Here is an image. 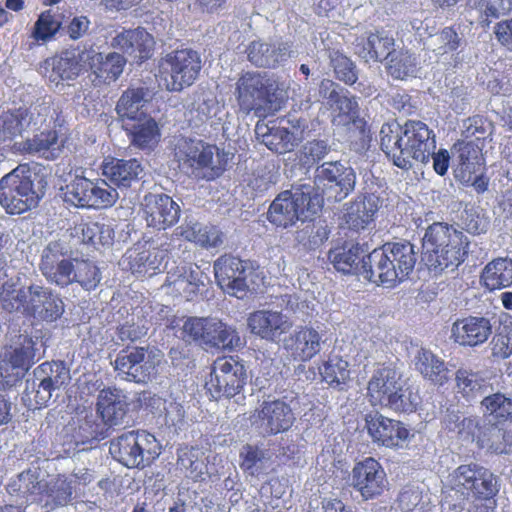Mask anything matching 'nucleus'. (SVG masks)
<instances>
[{
    "label": "nucleus",
    "mask_w": 512,
    "mask_h": 512,
    "mask_svg": "<svg viewBox=\"0 0 512 512\" xmlns=\"http://www.w3.org/2000/svg\"><path fill=\"white\" fill-rule=\"evenodd\" d=\"M380 148L395 166L408 170L412 160L429 162L436 149V137L420 120H407L403 125L384 123L380 130Z\"/></svg>",
    "instance_id": "1"
},
{
    "label": "nucleus",
    "mask_w": 512,
    "mask_h": 512,
    "mask_svg": "<svg viewBox=\"0 0 512 512\" xmlns=\"http://www.w3.org/2000/svg\"><path fill=\"white\" fill-rule=\"evenodd\" d=\"M0 303L8 312H20L43 322H55L65 311L60 295L38 284L17 288L13 282H4L0 290Z\"/></svg>",
    "instance_id": "2"
},
{
    "label": "nucleus",
    "mask_w": 512,
    "mask_h": 512,
    "mask_svg": "<svg viewBox=\"0 0 512 512\" xmlns=\"http://www.w3.org/2000/svg\"><path fill=\"white\" fill-rule=\"evenodd\" d=\"M424 261L429 270L454 271L469 255L470 241L463 231L446 222L429 225L423 237Z\"/></svg>",
    "instance_id": "3"
},
{
    "label": "nucleus",
    "mask_w": 512,
    "mask_h": 512,
    "mask_svg": "<svg viewBox=\"0 0 512 512\" xmlns=\"http://www.w3.org/2000/svg\"><path fill=\"white\" fill-rule=\"evenodd\" d=\"M173 155L182 171L206 181L221 177L228 165L226 153L215 144L185 136L176 140Z\"/></svg>",
    "instance_id": "4"
},
{
    "label": "nucleus",
    "mask_w": 512,
    "mask_h": 512,
    "mask_svg": "<svg viewBox=\"0 0 512 512\" xmlns=\"http://www.w3.org/2000/svg\"><path fill=\"white\" fill-rule=\"evenodd\" d=\"M451 488L471 500L468 512H493L499 492L497 477L476 463L462 464L450 474Z\"/></svg>",
    "instance_id": "5"
},
{
    "label": "nucleus",
    "mask_w": 512,
    "mask_h": 512,
    "mask_svg": "<svg viewBox=\"0 0 512 512\" xmlns=\"http://www.w3.org/2000/svg\"><path fill=\"white\" fill-rule=\"evenodd\" d=\"M417 254L410 242H388L369 253V281L395 286L414 270Z\"/></svg>",
    "instance_id": "6"
},
{
    "label": "nucleus",
    "mask_w": 512,
    "mask_h": 512,
    "mask_svg": "<svg viewBox=\"0 0 512 512\" xmlns=\"http://www.w3.org/2000/svg\"><path fill=\"white\" fill-rule=\"evenodd\" d=\"M323 199L311 187L301 186L280 192L269 205L267 220L276 228H289L299 220L321 211Z\"/></svg>",
    "instance_id": "7"
},
{
    "label": "nucleus",
    "mask_w": 512,
    "mask_h": 512,
    "mask_svg": "<svg viewBox=\"0 0 512 512\" xmlns=\"http://www.w3.org/2000/svg\"><path fill=\"white\" fill-rule=\"evenodd\" d=\"M278 85L266 73L248 71L236 82L235 97L239 110L246 115L253 113L265 118L277 110L275 105Z\"/></svg>",
    "instance_id": "8"
},
{
    "label": "nucleus",
    "mask_w": 512,
    "mask_h": 512,
    "mask_svg": "<svg viewBox=\"0 0 512 512\" xmlns=\"http://www.w3.org/2000/svg\"><path fill=\"white\" fill-rule=\"evenodd\" d=\"M247 381L244 361L239 356L228 355L214 360L204 387L211 399L230 400L244 393Z\"/></svg>",
    "instance_id": "9"
},
{
    "label": "nucleus",
    "mask_w": 512,
    "mask_h": 512,
    "mask_svg": "<svg viewBox=\"0 0 512 512\" xmlns=\"http://www.w3.org/2000/svg\"><path fill=\"white\" fill-rule=\"evenodd\" d=\"M201 55L191 48L170 51L160 58L158 76L169 92H181L200 77Z\"/></svg>",
    "instance_id": "10"
},
{
    "label": "nucleus",
    "mask_w": 512,
    "mask_h": 512,
    "mask_svg": "<svg viewBox=\"0 0 512 512\" xmlns=\"http://www.w3.org/2000/svg\"><path fill=\"white\" fill-rule=\"evenodd\" d=\"M214 275L221 287L237 298H244L263 282L259 266L251 260H242L232 254H224L213 264Z\"/></svg>",
    "instance_id": "11"
},
{
    "label": "nucleus",
    "mask_w": 512,
    "mask_h": 512,
    "mask_svg": "<svg viewBox=\"0 0 512 512\" xmlns=\"http://www.w3.org/2000/svg\"><path fill=\"white\" fill-rule=\"evenodd\" d=\"M37 340L20 334L0 352V386L11 387L22 380L30 368L39 360Z\"/></svg>",
    "instance_id": "12"
},
{
    "label": "nucleus",
    "mask_w": 512,
    "mask_h": 512,
    "mask_svg": "<svg viewBox=\"0 0 512 512\" xmlns=\"http://www.w3.org/2000/svg\"><path fill=\"white\" fill-rule=\"evenodd\" d=\"M31 171L18 166L0 179V205L8 214H22L38 204Z\"/></svg>",
    "instance_id": "13"
},
{
    "label": "nucleus",
    "mask_w": 512,
    "mask_h": 512,
    "mask_svg": "<svg viewBox=\"0 0 512 512\" xmlns=\"http://www.w3.org/2000/svg\"><path fill=\"white\" fill-rule=\"evenodd\" d=\"M364 429L374 445L391 450L403 449L411 437L404 422L378 411L365 414Z\"/></svg>",
    "instance_id": "14"
},
{
    "label": "nucleus",
    "mask_w": 512,
    "mask_h": 512,
    "mask_svg": "<svg viewBox=\"0 0 512 512\" xmlns=\"http://www.w3.org/2000/svg\"><path fill=\"white\" fill-rule=\"evenodd\" d=\"M73 257L70 246L62 240L50 241L42 250L39 269L48 282L60 287L71 284Z\"/></svg>",
    "instance_id": "15"
},
{
    "label": "nucleus",
    "mask_w": 512,
    "mask_h": 512,
    "mask_svg": "<svg viewBox=\"0 0 512 512\" xmlns=\"http://www.w3.org/2000/svg\"><path fill=\"white\" fill-rule=\"evenodd\" d=\"M159 360L144 347H126L115 359V370L123 379L135 383H147L157 374Z\"/></svg>",
    "instance_id": "16"
},
{
    "label": "nucleus",
    "mask_w": 512,
    "mask_h": 512,
    "mask_svg": "<svg viewBox=\"0 0 512 512\" xmlns=\"http://www.w3.org/2000/svg\"><path fill=\"white\" fill-rule=\"evenodd\" d=\"M170 250L167 243H136L128 249L123 262L133 275L151 277L162 272L169 259Z\"/></svg>",
    "instance_id": "17"
},
{
    "label": "nucleus",
    "mask_w": 512,
    "mask_h": 512,
    "mask_svg": "<svg viewBox=\"0 0 512 512\" xmlns=\"http://www.w3.org/2000/svg\"><path fill=\"white\" fill-rule=\"evenodd\" d=\"M251 422L264 435L274 436L293 426L295 414L290 404L282 399L264 400L251 415Z\"/></svg>",
    "instance_id": "18"
},
{
    "label": "nucleus",
    "mask_w": 512,
    "mask_h": 512,
    "mask_svg": "<svg viewBox=\"0 0 512 512\" xmlns=\"http://www.w3.org/2000/svg\"><path fill=\"white\" fill-rule=\"evenodd\" d=\"M339 89L338 85L329 79H323L320 83V94L327 99L331 110V122L335 126H349L350 124L366 123L359 117V105L354 96H348V91Z\"/></svg>",
    "instance_id": "19"
},
{
    "label": "nucleus",
    "mask_w": 512,
    "mask_h": 512,
    "mask_svg": "<svg viewBox=\"0 0 512 512\" xmlns=\"http://www.w3.org/2000/svg\"><path fill=\"white\" fill-rule=\"evenodd\" d=\"M87 73L94 86H109L123 74L127 64L125 56L118 52L104 54L94 45L87 46Z\"/></svg>",
    "instance_id": "20"
},
{
    "label": "nucleus",
    "mask_w": 512,
    "mask_h": 512,
    "mask_svg": "<svg viewBox=\"0 0 512 512\" xmlns=\"http://www.w3.org/2000/svg\"><path fill=\"white\" fill-rule=\"evenodd\" d=\"M388 479L383 466L373 457L357 462L352 469V486L364 500H373L388 489Z\"/></svg>",
    "instance_id": "21"
},
{
    "label": "nucleus",
    "mask_w": 512,
    "mask_h": 512,
    "mask_svg": "<svg viewBox=\"0 0 512 512\" xmlns=\"http://www.w3.org/2000/svg\"><path fill=\"white\" fill-rule=\"evenodd\" d=\"M328 260L333 267L343 274L362 275L369 281V253L364 244L352 241H344L331 248L328 252Z\"/></svg>",
    "instance_id": "22"
},
{
    "label": "nucleus",
    "mask_w": 512,
    "mask_h": 512,
    "mask_svg": "<svg viewBox=\"0 0 512 512\" xmlns=\"http://www.w3.org/2000/svg\"><path fill=\"white\" fill-rule=\"evenodd\" d=\"M86 54L87 46L71 47L55 54L46 61L51 67L49 81L59 85L75 81L80 75L87 73Z\"/></svg>",
    "instance_id": "23"
},
{
    "label": "nucleus",
    "mask_w": 512,
    "mask_h": 512,
    "mask_svg": "<svg viewBox=\"0 0 512 512\" xmlns=\"http://www.w3.org/2000/svg\"><path fill=\"white\" fill-rule=\"evenodd\" d=\"M162 287L167 294L175 298L193 301L201 294V289L204 287L203 273L198 267L177 265L167 271Z\"/></svg>",
    "instance_id": "24"
},
{
    "label": "nucleus",
    "mask_w": 512,
    "mask_h": 512,
    "mask_svg": "<svg viewBox=\"0 0 512 512\" xmlns=\"http://www.w3.org/2000/svg\"><path fill=\"white\" fill-rule=\"evenodd\" d=\"M402 381L401 375L391 363H382L373 371L367 382L366 397L374 408L385 409Z\"/></svg>",
    "instance_id": "25"
},
{
    "label": "nucleus",
    "mask_w": 512,
    "mask_h": 512,
    "mask_svg": "<svg viewBox=\"0 0 512 512\" xmlns=\"http://www.w3.org/2000/svg\"><path fill=\"white\" fill-rule=\"evenodd\" d=\"M180 213V206L167 194L149 193L144 196V219L151 228L160 231L174 226L180 218Z\"/></svg>",
    "instance_id": "26"
},
{
    "label": "nucleus",
    "mask_w": 512,
    "mask_h": 512,
    "mask_svg": "<svg viewBox=\"0 0 512 512\" xmlns=\"http://www.w3.org/2000/svg\"><path fill=\"white\" fill-rule=\"evenodd\" d=\"M153 97V91L145 85H130L125 89L115 106L121 125L150 116L148 109Z\"/></svg>",
    "instance_id": "27"
},
{
    "label": "nucleus",
    "mask_w": 512,
    "mask_h": 512,
    "mask_svg": "<svg viewBox=\"0 0 512 512\" xmlns=\"http://www.w3.org/2000/svg\"><path fill=\"white\" fill-rule=\"evenodd\" d=\"M111 46L131 57L136 63L142 64L152 57L155 41L145 28L137 27L124 29L116 34L112 38Z\"/></svg>",
    "instance_id": "28"
},
{
    "label": "nucleus",
    "mask_w": 512,
    "mask_h": 512,
    "mask_svg": "<svg viewBox=\"0 0 512 512\" xmlns=\"http://www.w3.org/2000/svg\"><path fill=\"white\" fill-rule=\"evenodd\" d=\"M249 331L261 339L276 342L292 327V322L281 311L256 310L247 317Z\"/></svg>",
    "instance_id": "29"
},
{
    "label": "nucleus",
    "mask_w": 512,
    "mask_h": 512,
    "mask_svg": "<svg viewBox=\"0 0 512 512\" xmlns=\"http://www.w3.org/2000/svg\"><path fill=\"white\" fill-rule=\"evenodd\" d=\"M492 334L490 320L483 316L458 318L451 326L450 339L462 347H476L484 344Z\"/></svg>",
    "instance_id": "30"
},
{
    "label": "nucleus",
    "mask_w": 512,
    "mask_h": 512,
    "mask_svg": "<svg viewBox=\"0 0 512 512\" xmlns=\"http://www.w3.org/2000/svg\"><path fill=\"white\" fill-rule=\"evenodd\" d=\"M285 119H276L269 122L259 120L255 126L257 138L270 151L277 154H286L295 149L299 139L294 131L283 125Z\"/></svg>",
    "instance_id": "31"
},
{
    "label": "nucleus",
    "mask_w": 512,
    "mask_h": 512,
    "mask_svg": "<svg viewBox=\"0 0 512 512\" xmlns=\"http://www.w3.org/2000/svg\"><path fill=\"white\" fill-rule=\"evenodd\" d=\"M322 336L310 326H299L284 340L283 347L295 362H309L322 349Z\"/></svg>",
    "instance_id": "32"
},
{
    "label": "nucleus",
    "mask_w": 512,
    "mask_h": 512,
    "mask_svg": "<svg viewBox=\"0 0 512 512\" xmlns=\"http://www.w3.org/2000/svg\"><path fill=\"white\" fill-rule=\"evenodd\" d=\"M355 173L338 162L327 163L323 166L320 181L323 194L328 200L341 201L354 189Z\"/></svg>",
    "instance_id": "33"
},
{
    "label": "nucleus",
    "mask_w": 512,
    "mask_h": 512,
    "mask_svg": "<svg viewBox=\"0 0 512 512\" xmlns=\"http://www.w3.org/2000/svg\"><path fill=\"white\" fill-rule=\"evenodd\" d=\"M128 410L126 396L116 387H107L99 391L96 412L108 427L120 424Z\"/></svg>",
    "instance_id": "34"
},
{
    "label": "nucleus",
    "mask_w": 512,
    "mask_h": 512,
    "mask_svg": "<svg viewBox=\"0 0 512 512\" xmlns=\"http://www.w3.org/2000/svg\"><path fill=\"white\" fill-rule=\"evenodd\" d=\"M130 144L140 150H154L161 140V129L154 117L147 116L122 125Z\"/></svg>",
    "instance_id": "35"
},
{
    "label": "nucleus",
    "mask_w": 512,
    "mask_h": 512,
    "mask_svg": "<svg viewBox=\"0 0 512 512\" xmlns=\"http://www.w3.org/2000/svg\"><path fill=\"white\" fill-rule=\"evenodd\" d=\"M102 175L113 185L121 188L131 187L139 179L143 167L139 160H129L114 157L106 158L101 165Z\"/></svg>",
    "instance_id": "36"
},
{
    "label": "nucleus",
    "mask_w": 512,
    "mask_h": 512,
    "mask_svg": "<svg viewBox=\"0 0 512 512\" xmlns=\"http://www.w3.org/2000/svg\"><path fill=\"white\" fill-rule=\"evenodd\" d=\"M379 198L373 194L357 197L348 204L343 213V222L349 229L359 231L373 221L379 209Z\"/></svg>",
    "instance_id": "37"
},
{
    "label": "nucleus",
    "mask_w": 512,
    "mask_h": 512,
    "mask_svg": "<svg viewBox=\"0 0 512 512\" xmlns=\"http://www.w3.org/2000/svg\"><path fill=\"white\" fill-rule=\"evenodd\" d=\"M415 369L425 381L437 387H443L451 379L445 361L424 348L420 349L415 356Z\"/></svg>",
    "instance_id": "38"
},
{
    "label": "nucleus",
    "mask_w": 512,
    "mask_h": 512,
    "mask_svg": "<svg viewBox=\"0 0 512 512\" xmlns=\"http://www.w3.org/2000/svg\"><path fill=\"white\" fill-rule=\"evenodd\" d=\"M248 60L256 67L276 68L288 56L285 43L252 41L246 49Z\"/></svg>",
    "instance_id": "39"
},
{
    "label": "nucleus",
    "mask_w": 512,
    "mask_h": 512,
    "mask_svg": "<svg viewBox=\"0 0 512 512\" xmlns=\"http://www.w3.org/2000/svg\"><path fill=\"white\" fill-rule=\"evenodd\" d=\"M41 372L47 374L40 380L38 389L35 394V402L42 406L50 400L52 392L67 384L70 380L69 371L64 367L62 362H45L39 366Z\"/></svg>",
    "instance_id": "40"
},
{
    "label": "nucleus",
    "mask_w": 512,
    "mask_h": 512,
    "mask_svg": "<svg viewBox=\"0 0 512 512\" xmlns=\"http://www.w3.org/2000/svg\"><path fill=\"white\" fill-rule=\"evenodd\" d=\"M480 283L488 291L512 286V259L497 257L489 261L482 269Z\"/></svg>",
    "instance_id": "41"
},
{
    "label": "nucleus",
    "mask_w": 512,
    "mask_h": 512,
    "mask_svg": "<svg viewBox=\"0 0 512 512\" xmlns=\"http://www.w3.org/2000/svg\"><path fill=\"white\" fill-rule=\"evenodd\" d=\"M71 235L85 244L109 246L114 242L115 231L109 224L81 219L71 228Z\"/></svg>",
    "instance_id": "42"
},
{
    "label": "nucleus",
    "mask_w": 512,
    "mask_h": 512,
    "mask_svg": "<svg viewBox=\"0 0 512 512\" xmlns=\"http://www.w3.org/2000/svg\"><path fill=\"white\" fill-rule=\"evenodd\" d=\"M321 380L339 391L346 390L351 381L348 361L341 356H330L318 366Z\"/></svg>",
    "instance_id": "43"
},
{
    "label": "nucleus",
    "mask_w": 512,
    "mask_h": 512,
    "mask_svg": "<svg viewBox=\"0 0 512 512\" xmlns=\"http://www.w3.org/2000/svg\"><path fill=\"white\" fill-rule=\"evenodd\" d=\"M236 330L220 320L208 319L204 342L210 348L232 351L239 345Z\"/></svg>",
    "instance_id": "44"
},
{
    "label": "nucleus",
    "mask_w": 512,
    "mask_h": 512,
    "mask_svg": "<svg viewBox=\"0 0 512 512\" xmlns=\"http://www.w3.org/2000/svg\"><path fill=\"white\" fill-rule=\"evenodd\" d=\"M481 406L484 416L495 426L512 421V399L501 392L484 397Z\"/></svg>",
    "instance_id": "45"
},
{
    "label": "nucleus",
    "mask_w": 512,
    "mask_h": 512,
    "mask_svg": "<svg viewBox=\"0 0 512 512\" xmlns=\"http://www.w3.org/2000/svg\"><path fill=\"white\" fill-rule=\"evenodd\" d=\"M395 40L392 36L385 32H371L367 39L362 43L360 55L366 61H382L387 60L392 53Z\"/></svg>",
    "instance_id": "46"
},
{
    "label": "nucleus",
    "mask_w": 512,
    "mask_h": 512,
    "mask_svg": "<svg viewBox=\"0 0 512 512\" xmlns=\"http://www.w3.org/2000/svg\"><path fill=\"white\" fill-rule=\"evenodd\" d=\"M137 431H128L111 442L110 452L123 466L136 469Z\"/></svg>",
    "instance_id": "47"
},
{
    "label": "nucleus",
    "mask_w": 512,
    "mask_h": 512,
    "mask_svg": "<svg viewBox=\"0 0 512 512\" xmlns=\"http://www.w3.org/2000/svg\"><path fill=\"white\" fill-rule=\"evenodd\" d=\"M421 404L419 391L401 381L391 400L385 407L398 414H411L418 410Z\"/></svg>",
    "instance_id": "48"
},
{
    "label": "nucleus",
    "mask_w": 512,
    "mask_h": 512,
    "mask_svg": "<svg viewBox=\"0 0 512 512\" xmlns=\"http://www.w3.org/2000/svg\"><path fill=\"white\" fill-rule=\"evenodd\" d=\"M136 469L143 470L151 466L161 453V445L156 437L145 431L137 430Z\"/></svg>",
    "instance_id": "49"
},
{
    "label": "nucleus",
    "mask_w": 512,
    "mask_h": 512,
    "mask_svg": "<svg viewBox=\"0 0 512 512\" xmlns=\"http://www.w3.org/2000/svg\"><path fill=\"white\" fill-rule=\"evenodd\" d=\"M177 467L184 472L185 477L198 481L205 473L206 465L200 458L196 447H183L177 451Z\"/></svg>",
    "instance_id": "50"
},
{
    "label": "nucleus",
    "mask_w": 512,
    "mask_h": 512,
    "mask_svg": "<svg viewBox=\"0 0 512 512\" xmlns=\"http://www.w3.org/2000/svg\"><path fill=\"white\" fill-rule=\"evenodd\" d=\"M491 354L496 359H507L512 355V317L500 319L491 341Z\"/></svg>",
    "instance_id": "51"
},
{
    "label": "nucleus",
    "mask_w": 512,
    "mask_h": 512,
    "mask_svg": "<svg viewBox=\"0 0 512 512\" xmlns=\"http://www.w3.org/2000/svg\"><path fill=\"white\" fill-rule=\"evenodd\" d=\"M387 73L394 79H405L412 75L416 69V58L407 49L392 50L386 60Z\"/></svg>",
    "instance_id": "52"
},
{
    "label": "nucleus",
    "mask_w": 512,
    "mask_h": 512,
    "mask_svg": "<svg viewBox=\"0 0 512 512\" xmlns=\"http://www.w3.org/2000/svg\"><path fill=\"white\" fill-rule=\"evenodd\" d=\"M240 468L250 476L259 477L265 473L267 452L258 445L246 444L240 455Z\"/></svg>",
    "instance_id": "53"
},
{
    "label": "nucleus",
    "mask_w": 512,
    "mask_h": 512,
    "mask_svg": "<svg viewBox=\"0 0 512 512\" xmlns=\"http://www.w3.org/2000/svg\"><path fill=\"white\" fill-rule=\"evenodd\" d=\"M485 387V379L479 372L468 368H459L455 372V388L467 400L474 399Z\"/></svg>",
    "instance_id": "54"
},
{
    "label": "nucleus",
    "mask_w": 512,
    "mask_h": 512,
    "mask_svg": "<svg viewBox=\"0 0 512 512\" xmlns=\"http://www.w3.org/2000/svg\"><path fill=\"white\" fill-rule=\"evenodd\" d=\"M58 139L59 136L56 130L42 131L34 135L32 139L27 140V149L30 152L44 156L46 159H54L57 156L56 151L61 149Z\"/></svg>",
    "instance_id": "55"
},
{
    "label": "nucleus",
    "mask_w": 512,
    "mask_h": 512,
    "mask_svg": "<svg viewBox=\"0 0 512 512\" xmlns=\"http://www.w3.org/2000/svg\"><path fill=\"white\" fill-rule=\"evenodd\" d=\"M88 208L105 209L112 207L117 199L118 193L115 188L108 185L106 180H91Z\"/></svg>",
    "instance_id": "56"
},
{
    "label": "nucleus",
    "mask_w": 512,
    "mask_h": 512,
    "mask_svg": "<svg viewBox=\"0 0 512 512\" xmlns=\"http://www.w3.org/2000/svg\"><path fill=\"white\" fill-rule=\"evenodd\" d=\"M100 280V271L94 263L88 260H76L71 275V284L77 282L85 290L90 291L97 287Z\"/></svg>",
    "instance_id": "57"
},
{
    "label": "nucleus",
    "mask_w": 512,
    "mask_h": 512,
    "mask_svg": "<svg viewBox=\"0 0 512 512\" xmlns=\"http://www.w3.org/2000/svg\"><path fill=\"white\" fill-rule=\"evenodd\" d=\"M330 64L336 79L349 86L357 82L358 69L348 56L339 51H334L330 55Z\"/></svg>",
    "instance_id": "58"
},
{
    "label": "nucleus",
    "mask_w": 512,
    "mask_h": 512,
    "mask_svg": "<svg viewBox=\"0 0 512 512\" xmlns=\"http://www.w3.org/2000/svg\"><path fill=\"white\" fill-rule=\"evenodd\" d=\"M61 28V22L55 17L51 10L43 11L36 20L32 38L37 42L46 43L54 38Z\"/></svg>",
    "instance_id": "59"
},
{
    "label": "nucleus",
    "mask_w": 512,
    "mask_h": 512,
    "mask_svg": "<svg viewBox=\"0 0 512 512\" xmlns=\"http://www.w3.org/2000/svg\"><path fill=\"white\" fill-rule=\"evenodd\" d=\"M90 186V179L82 176H76L66 186V191L64 192L65 202L78 208H88Z\"/></svg>",
    "instance_id": "60"
},
{
    "label": "nucleus",
    "mask_w": 512,
    "mask_h": 512,
    "mask_svg": "<svg viewBox=\"0 0 512 512\" xmlns=\"http://www.w3.org/2000/svg\"><path fill=\"white\" fill-rule=\"evenodd\" d=\"M398 507L402 512H427L428 503L423 499L419 487L406 485L397 497Z\"/></svg>",
    "instance_id": "61"
},
{
    "label": "nucleus",
    "mask_w": 512,
    "mask_h": 512,
    "mask_svg": "<svg viewBox=\"0 0 512 512\" xmlns=\"http://www.w3.org/2000/svg\"><path fill=\"white\" fill-rule=\"evenodd\" d=\"M209 318L188 317L181 328V337L187 341L204 342Z\"/></svg>",
    "instance_id": "62"
},
{
    "label": "nucleus",
    "mask_w": 512,
    "mask_h": 512,
    "mask_svg": "<svg viewBox=\"0 0 512 512\" xmlns=\"http://www.w3.org/2000/svg\"><path fill=\"white\" fill-rule=\"evenodd\" d=\"M493 34L500 47L512 53V17L497 22Z\"/></svg>",
    "instance_id": "63"
},
{
    "label": "nucleus",
    "mask_w": 512,
    "mask_h": 512,
    "mask_svg": "<svg viewBox=\"0 0 512 512\" xmlns=\"http://www.w3.org/2000/svg\"><path fill=\"white\" fill-rule=\"evenodd\" d=\"M23 116L19 111L7 112L2 116V134L4 138L12 139L21 134Z\"/></svg>",
    "instance_id": "64"
}]
</instances>
